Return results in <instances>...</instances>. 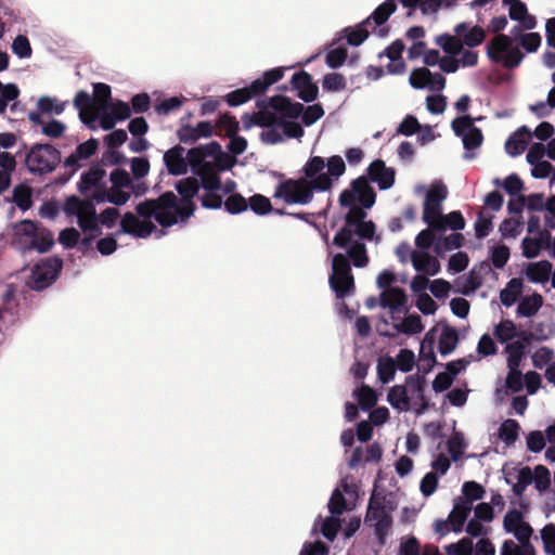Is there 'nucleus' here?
<instances>
[{
  "mask_svg": "<svg viewBox=\"0 0 555 555\" xmlns=\"http://www.w3.org/2000/svg\"><path fill=\"white\" fill-rule=\"evenodd\" d=\"M199 190L196 178H186L177 183L178 195L172 192L163 194L158 199H150L137 206V215H124L121 232L145 238L156 229L154 221L162 227L184 222L194 212L193 197Z\"/></svg>",
  "mask_w": 555,
  "mask_h": 555,
  "instance_id": "f257e3e1",
  "label": "nucleus"
},
{
  "mask_svg": "<svg viewBox=\"0 0 555 555\" xmlns=\"http://www.w3.org/2000/svg\"><path fill=\"white\" fill-rule=\"evenodd\" d=\"M339 202L348 207L345 227L335 235L333 243L345 249L352 264L363 268L369 262L363 240L378 243L380 237L375 233V224L366 221L365 209L375 203V193L365 178L354 180L349 189L341 192Z\"/></svg>",
  "mask_w": 555,
  "mask_h": 555,
  "instance_id": "f03ea898",
  "label": "nucleus"
},
{
  "mask_svg": "<svg viewBox=\"0 0 555 555\" xmlns=\"http://www.w3.org/2000/svg\"><path fill=\"white\" fill-rule=\"evenodd\" d=\"M301 114L305 125L311 126L324 115V111L320 104L310 105L304 111L302 104L275 95L258 103V112L244 115L242 121L245 129L255 125L261 127L259 138L263 143L278 144L287 138L300 139L304 135L302 127L296 121Z\"/></svg>",
  "mask_w": 555,
  "mask_h": 555,
  "instance_id": "7ed1b4c3",
  "label": "nucleus"
},
{
  "mask_svg": "<svg viewBox=\"0 0 555 555\" xmlns=\"http://www.w3.org/2000/svg\"><path fill=\"white\" fill-rule=\"evenodd\" d=\"M408 297L400 288H390L382 292L379 305L388 309L393 333L380 332L386 336H395L398 333L416 335L423 332L424 325L418 314H406Z\"/></svg>",
  "mask_w": 555,
  "mask_h": 555,
  "instance_id": "20e7f679",
  "label": "nucleus"
},
{
  "mask_svg": "<svg viewBox=\"0 0 555 555\" xmlns=\"http://www.w3.org/2000/svg\"><path fill=\"white\" fill-rule=\"evenodd\" d=\"M64 212L68 217H75L83 233L94 236L100 233V224L112 228L115 225L119 211L117 208L108 207L99 216L91 201L81 199L77 196L68 197L64 204Z\"/></svg>",
  "mask_w": 555,
  "mask_h": 555,
  "instance_id": "39448f33",
  "label": "nucleus"
},
{
  "mask_svg": "<svg viewBox=\"0 0 555 555\" xmlns=\"http://www.w3.org/2000/svg\"><path fill=\"white\" fill-rule=\"evenodd\" d=\"M426 382L418 375H410L404 384L395 385L387 395L388 403L399 412L412 411L416 415L425 413L428 400L425 397Z\"/></svg>",
  "mask_w": 555,
  "mask_h": 555,
  "instance_id": "423d86ee",
  "label": "nucleus"
},
{
  "mask_svg": "<svg viewBox=\"0 0 555 555\" xmlns=\"http://www.w3.org/2000/svg\"><path fill=\"white\" fill-rule=\"evenodd\" d=\"M345 171V162L338 155L331 156L326 160L321 156H312L302 167L304 177L314 192L330 191Z\"/></svg>",
  "mask_w": 555,
  "mask_h": 555,
  "instance_id": "0eeeda50",
  "label": "nucleus"
},
{
  "mask_svg": "<svg viewBox=\"0 0 555 555\" xmlns=\"http://www.w3.org/2000/svg\"><path fill=\"white\" fill-rule=\"evenodd\" d=\"M235 163L233 156L222 152L218 144L212 143L208 153H203L201 149V157L194 167V173L201 177L205 190L218 191L220 189L218 172L231 169Z\"/></svg>",
  "mask_w": 555,
  "mask_h": 555,
  "instance_id": "6e6552de",
  "label": "nucleus"
},
{
  "mask_svg": "<svg viewBox=\"0 0 555 555\" xmlns=\"http://www.w3.org/2000/svg\"><path fill=\"white\" fill-rule=\"evenodd\" d=\"M493 336L504 349L507 361L516 364V360H521L529 345V335L521 327L517 326L512 320H501L493 327Z\"/></svg>",
  "mask_w": 555,
  "mask_h": 555,
  "instance_id": "1a4fd4ad",
  "label": "nucleus"
},
{
  "mask_svg": "<svg viewBox=\"0 0 555 555\" xmlns=\"http://www.w3.org/2000/svg\"><path fill=\"white\" fill-rule=\"evenodd\" d=\"M503 528L507 533H512L519 544L516 543L515 553L520 555H535L534 547L530 543L533 529L525 519L521 511L517 508L508 509L503 518Z\"/></svg>",
  "mask_w": 555,
  "mask_h": 555,
  "instance_id": "9d476101",
  "label": "nucleus"
},
{
  "mask_svg": "<svg viewBox=\"0 0 555 555\" xmlns=\"http://www.w3.org/2000/svg\"><path fill=\"white\" fill-rule=\"evenodd\" d=\"M273 197L287 205L305 206L312 202L314 191L305 177L286 179L275 186Z\"/></svg>",
  "mask_w": 555,
  "mask_h": 555,
  "instance_id": "9b49d317",
  "label": "nucleus"
},
{
  "mask_svg": "<svg viewBox=\"0 0 555 555\" xmlns=\"http://www.w3.org/2000/svg\"><path fill=\"white\" fill-rule=\"evenodd\" d=\"M393 506L385 496L373 493L370 499L365 522L374 527L375 533L380 543L391 527V512Z\"/></svg>",
  "mask_w": 555,
  "mask_h": 555,
  "instance_id": "f8f14e48",
  "label": "nucleus"
},
{
  "mask_svg": "<svg viewBox=\"0 0 555 555\" xmlns=\"http://www.w3.org/2000/svg\"><path fill=\"white\" fill-rule=\"evenodd\" d=\"M417 194H425L423 205V221L429 228L439 225L438 220L442 216V203L447 198V188L441 182H435L430 188L418 185L415 188Z\"/></svg>",
  "mask_w": 555,
  "mask_h": 555,
  "instance_id": "ddd939ff",
  "label": "nucleus"
},
{
  "mask_svg": "<svg viewBox=\"0 0 555 555\" xmlns=\"http://www.w3.org/2000/svg\"><path fill=\"white\" fill-rule=\"evenodd\" d=\"M487 53L491 61L507 68L518 66L524 59L513 38L506 35L495 36L488 44Z\"/></svg>",
  "mask_w": 555,
  "mask_h": 555,
  "instance_id": "4468645a",
  "label": "nucleus"
},
{
  "mask_svg": "<svg viewBox=\"0 0 555 555\" xmlns=\"http://www.w3.org/2000/svg\"><path fill=\"white\" fill-rule=\"evenodd\" d=\"M201 157V149H191L188 152L180 145H176L164 153L163 160L168 170V173L172 176L185 175L189 170V166L194 167L198 164Z\"/></svg>",
  "mask_w": 555,
  "mask_h": 555,
  "instance_id": "2eb2a0df",
  "label": "nucleus"
},
{
  "mask_svg": "<svg viewBox=\"0 0 555 555\" xmlns=\"http://www.w3.org/2000/svg\"><path fill=\"white\" fill-rule=\"evenodd\" d=\"M61 160L60 152L50 144H36L26 156L30 172L47 173L55 169Z\"/></svg>",
  "mask_w": 555,
  "mask_h": 555,
  "instance_id": "dca6fc26",
  "label": "nucleus"
},
{
  "mask_svg": "<svg viewBox=\"0 0 555 555\" xmlns=\"http://www.w3.org/2000/svg\"><path fill=\"white\" fill-rule=\"evenodd\" d=\"M475 119L468 115L455 118L451 127L456 137L461 138L465 149L464 158L472 159L474 154L472 151L478 149L483 141L482 132L474 125Z\"/></svg>",
  "mask_w": 555,
  "mask_h": 555,
  "instance_id": "f3484780",
  "label": "nucleus"
},
{
  "mask_svg": "<svg viewBox=\"0 0 555 555\" xmlns=\"http://www.w3.org/2000/svg\"><path fill=\"white\" fill-rule=\"evenodd\" d=\"M330 285L338 298L348 295L354 285L353 276L348 259L344 254H336L332 259V273L330 275Z\"/></svg>",
  "mask_w": 555,
  "mask_h": 555,
  "instance_id": "a211bd4d",
  "label": "nucleus"
},
{
  "mask_svg": "<svg viewBox=\"0 0 555 555\" xmlns=\"http://www.w3.org/2000/svg\"><path fill=\"white\" fill-rule=\"evenodd\" d=\"M62 269V260L56 257L47 258L31 269L27 284L30 288L41 291L56 279Z\"/></svg>",
  "mask_w": 555,
  "mask_h": 555,
  "instance_id": "6ab92c4d",
  "label": "nucleus"
},
{
  "mask_svg": "<svg viewBox=\"0 0 555 555\" xmlns=\"http://www.w3.org/2000/svg\"><path fill=\"white\" fill-rule=\"evenodd\" d=\"M409 82L414 89L430 91H441L446 87V78L440 73H433L426 67L414 69L410 74Z\"/></svg>",
  "mask_w": 555,
  "mask_h": 555,
  "instance_id": "aec40b11",
  "label": "nucleus"
},
{
  "mask_svg": "<svg viewBox=\"0 0 555 555\" xmlns=\"http://www.w3.org/2000/svg\"><path fill=\"white\" fill-rule=\"evenodd\" d=\"M212 133L214 126L209 121H201L196 126L183 125L177 131L180 142L184 144H193L199 139L211 137Z\"/></svg>",
  "mask_w": 555,
  "mask_h": 555,
  "instance_id": "412c9836",
  "label": "nucleus"
},
{
  "mask_svg": "<svg viewBox=\"0 0 555 555\" xmlns=\"http://www.w3.org/2000/svg\"><path fill=\"white\" fill-rule=\"evenodd\" d=\"M131 193L130 191L111 185L106 189H96L91 193V199L99 204L111 203L115 206H122L130 199Z\"/></svg>",
  "mask_w": 555,
  "mask_h": 555,
  "instance_id": "4be33fe9",
  "label": "nucleus"
},
{
  "mask_svg": "<svg viewBox=\"0 0 555 555\" xmlns=\"http://www.w3.org/2000/svg\"><path fill=\"white\" fill-rule=\"evenodd\" d=\"M411 262L418 273L429 276H434L440 271L439 261L426 250H413L411 254Z\"/></svg>",
  "mask_w": 555,
  "mask_h": 555,
  "instance_id": "5701e85b",
  "label": "nucleus"
},
{
  "mask_svg": "<svg viewBox=\"0 0 555 555\" xmlns=\"http://www.w3.org/2000/svg\"><path fill=\"white\" fill-rule=\"evenodd\" d=\"M292 85L297 90L298 96L305 102L313 101L318 95V87L312 82L311 76L306 72L294 74Z\"/></svg>",
  "mask_w": 555,
  "mask_h": 555,
  "instance_id": "b1692460",
  "label": "nucleus"
},
{
  "mask_svg": "<svg viewBox=\"0 0 555 555\" xmlns=\"http://www.w3.org/2000/svg\"><path fill=\"white\" fill-rule=\"evenodd\" d=\"M354 496V489L348 485L346 480H343L340 487L334 490L328 502V509L331 514L341 515L347 509V499Z\"/></svg>",
  "mask_w": 555,
  "mask_h": 555,
  "instance_id": "393cba45",
  "label": "nucleus"
},
{
  "mask_svg": "<svg viewBox=\"0 0 555 555\" xmlns=\"http://www.w3.org/2000/svg\"><path fill=\"white\" fill-rule=\"evenodd\" d=\"M369 175L383 190L391 188L395 182L393 169L386 167L382 160H375L370 165Z\"/></svg>",
  "mask_w": 555,
  "mask_h": 555,
  "instance_id": "a878e982",
  "label": "nucleus"
},
{
  "mask_svg": "<svg viewBox=\"0 0 555 555\" xmlns=\"http://www.w3.org/2000/svg\"><path fill=\"white\" fill-rule=\"evenodd\" d=\"M109 181L112 186L130 191L135 195H142L147 190L144 183L134 184L130 175L122 169H114L109 173Z\"/></svg>",
  "mask_w": 555,
  "mask_h": 555,
  "instance_id": "bb28decb",
  "label": "nucleus"
},
{
  "mask_svg": "<svg viewBox=\"0 0 555 555\" xmlns=\"http://www.w3.org/2000/svg\"><path fill=\"white\" fill-rule=\"evenodd\" d=\"M472 509V502L469 500H455L453 508L448 517L452 531L461 532L463 530L465 521Z\"/></svg>",
  "mask_w": 555,
  "mask_h": 555,
  "instance_id": "cd10ccee",
  "label": "nucleus"
},
{
  "mask_svg": "<svg viewBox=\"0 0 555 555\" xmlns=\"http://www.w3.org/2000/svg\"><path fill=\"white\" fill-rule=\"evenodd\" d=\"M532 133L527 127L515 131L505 143V151L511 156L520 155L531 141Z\"/></svg>",
  "mask_w": 555,
  "mask_h": 555,
  "instance_id": "c85d7f7f",
  "label": "nucleus"
},
{
  "mask_svg": "<svg viewBox=\"0 0 555 555\" xmlns=\"http://www.w3.org/2000/svg\"><path fill=\"white\" fill-rule=\"evenodd\" d=\"M397 2L398 0H386L373 12L375 26H379L388 20V17L396 11ZM399 2L405 8L413 9L421 3V0H399Z\"/></svg>",
  "mask_w": 555,
  "mask_h": 555,
  "instance_id": "c756f323",
  "label": "nucleus"
},
{
  "mask_svg": "<svg viewBox=\"0 0 555 555\" xmlns=\"http://www.w3.org/2000/svg\"><path fill=\"white\" fill-rule=\"evenodd\" d=\"M454 31L456 36L461 38L463 43L470 48L479 46L485 38V31L481 27L469 26L466 23L457 24Z\"/></svg>",
  "mask_w": 555,
  "mask_h": 555,
  "instance_id": "7c9ffc66",
  "label": "nucleus"
},
{
  "mask_svg": "<svg viewBox=\"0 0 555 555\" xmlns=\"http://www.w3.org/2000/svg\"><path fill=\"white\" fill-rule=\"evenodd\" d=\"M104 176L105 171L102 168L91 167L81 176L79 182V191L91 197V193H93L96 189H101L99 184L103 180Z\"/></svg>",
  "mask_w": 555,
  "mask_h": 555,
  "instance_id": "2f4dec72",
  "label": "nucleus"
},
{
  "mask_svg": "<svg viewBox=\"0 0 555 555\" xmlns=\"http://www.w3.org/2000/svg\"><path fill=\"white\" fill-rule=\"evenodd\" d=\"M508 15L511 20L519 23L522 29L531 30L537 26L535 17L529 14L527 5L524 2L508 5Z\"/></svg>",
  "mask_w": 555,
  "mask_h": 555,
  "instance_id": "473e14b6",
  "label": "nucleus"
},
{
  "mask_svg": "<svg viewBox=\"0 0 555 555\" xmlns=\"http://www.w3.org/2000/svg\"><path fill=\"white\" fill-rule=\"evenodd\" d=\"M552 263L547 260L530 262L525 268L526 276L533 283H545L550 280Z\"/></svg>",
  "mask_w": 555,
  "mask_h": 555,
  "instance_id": "72a5a7b5",
  "label": "nucleus"
},
{
  "mask_svg": "<svg viewBox=\"0 0 555 555\" xmlns=\"http://www.w3.org/2000/svg\"><path fill=\"white\" fill-rule=\"evenodd\" d=\"M15 168V157L9 152H3L2 155H0V194L10 188L12 173Z\"/></svg>",
  "mask_w": 555,
  "mask_h": 555,
  "instance_id": "f704fd0d",
  "label": "nucleus"
},
{
  "mask_svg": "<svg viewBox=\"0 0 555 555\" xmlns=\"http://www.w3.org/2000/svg\"><path fill=\"white\" fill-rule=\"evenodd\" d=\"M75 105L78 107L83 122L90 125L96 120L99 112H95V103L92 102L87 92H79L76 95Z\"/></svg>",
  "mask_w": 555,
  "mask_h": 555,
  "instance_id": "c9c22d12",
  "label": "nucleus"
},
{
  "mask_svg": "<svg viewBox=\"0 0 555 555\" xmlns=\"http://www.w3.org/2000/svg\"><path fill=\"white\" fill-rule=\"evenodd\" d=\"M287 69L288 67H276L264 72L261 78L251 82L254 92L263 93L270 86L281 80Z\"/></svg>",
  "mask_w": 555,
  "mask_h": 555,
  "instance_id": "e433bc0d",
  "label": "nucleus"
},
{
  "mask_svg": "<svg viewBox=\"0 0 555 555\" xmlns=\"http://www.w3.org/2000/svg\"><path fill=\"white\" fill-rule=\"evenodd\" d=\"M543 304V298L538 293L524 296L517 307L516 313L521 318H530L537 314Z\"/></svg>",
  "mask_w": 555,
  "mask_h": 555,
  "instance_id": "4c0bfd02",
  "label": "nucleus"
},
{
  "mask_svg": "<svg viewBox=\"0 0 555 555\" xmlns=\"http://www.w3.org/2000/svg\"><path fill=\"white\" fill-rule=\"evenodd\" d=\"M372 23H374L373 14L362 23L358 24L354 28H346L344 33L347 38V42L350 46H360L367 38V27L371 26Z\"/></svg>",
  "mask_w": 555,
  "mask_h": 555,
  "instance_id": "58836bf2",
  "label": "nucleus"
},
{
  "mask_svg": "<svg viewBox=\"0 0 555 555\" xmlns=\"http://www.w3.org/2000/svg\"><path fill=\"white\" fill-rule=\"evenodd\" d=\"M524 283L520 279H512L500 292V300L503 306L512 307L519 298L522 292Z\"/></svg>",
  "mask_w": 555,
  "mask_h": 555,
  "instance_id": "ea45409f",
  "label": "nucleus"
},
{
  "mask_svg": "<svg viewBox=\"0 0 555 555\" xmlns=\"http://www.w3.org/2000/svg\"><path fill=\"white\" fill-rule=\"evenodd\" d=\"M438 223L439 225H434L431 229L436 231H446L447 229L457 231L465 228V220L460 211L442 215Z\"/></svg>",
  "mask_w": 555,
  "mask_h": 555,
  "instance_id": "a19ab883",
  "label": "nucleus"
},
{
  "mask_svg": "<svg viewBox=\"0 0 555 555\" xmlns=\"http://www.w3.org/2000/svg\"><path fill=\"white\" fill-rule=\"evenodd\" d=\"M396 361L390 356L380 357L377 361V374L383 384L390 383L396 375Z\"/></svg>",
  "mask_w": 555,
  "mask_h": 555,
  "instance_id": "79ce46f5",
  "label": "nucleus"
},
{
  "mask_svg": "<svg viewBox=\"0 0 555 555\" xmlns=\"http://www.w3.org/2000/svg\"><path fill=\"white\" fill-rule=\"evenodd\" d=\"M459 343L457 332L454 328L446 327L442 330L438 348L442 356H448L454 351Z\"/></svg>",
  "mask_w": 555,
  "mask_h": 555,
  "instance_id": "37998d69",
  "label": "nucleus"
},
{
  "mask_svg": "<svg viewBox=\"0 0 555 555\" xmlns=\"http://www.w3.org/2000/svg\"><path fill=\"white\" fill-rule=\"evenodd\" d=\"M98 149V142L94 139H90L79 144L76 151L66 158L67 165H75L80 159H87L95 153Z\"/></svg>",
  "mask_w": 555,
  "mask_h": 555,
  "instance_id": "c03bdc74",
  "label": "nucleus"
},
{
  "mask_svg": "<svg viewBox=\"0 0 555 555\" xmlns=\"http://www.w3.org/2000/svg\"><path fill=\"white\" fill-rule=\"evenodd\" d=\"M38 230H39V228L37 227V224L35 222L29 221V220H24V221L20 222L18 224H16L15 234L18 237H21V240L23 241V244L27 248H30V246L33 245V240H34V237H36Z\"/></svg>",
  "mask_w": 555,
  "mask_h": 555,
  "instance_id": "a18cd8bd",
  "label": "nucleus"
},
{
  "mask_svg": "<svg viewBox=\"0 0 555 555\" xmlns=\"http://www.w3.org/2000/svg\"><path fill=\"white\" fill-rule=\"evenodd\" d=\"M521 360H516V364L507 361L508 374L505 379L506 387L513 391L518 392L524 387V378L521 372L518 370Z\"/></svg>",
  "mask_w": 555,
  "mask_h": 555,
  "instance_id": "49530a36",
  "label": "nucleus"
},
{
  "mask_svg": "<svg viewBox=\"0 0 555 555\" xmlns=\"http://www.w3.org/2000/svg\"><path fill=\"white\" fill-rule=\"evenodd\" d=\"M519 424L512 418L505 420L499 428V438L506 444H513L518 438Z\"/></svg>",
  "mask_w": 555,
  "mask_h": 555,
  "instance_id": "de8ad7c7",
  "label": "nucleus"
},
{
  "mask_svg": "<svg viewBox=\"0 0 555 555\" xmlns=\"http://www.w3.org/2000/svg\"><path fill=\"white\" fill-rule=\"evenodd\" d=\"M466 444L460 433H454L446 443V450L453 462H457L464 452Z\"/></svg>",
  "mask_w": 555,
  "mask_h": 555,
  "instance_id": "09e8293b",
  "label": "nucleus"
},
{
  "mask_svg": "<svg viewBox=\"0 0 555 555\" xmlns=\"http://www.w3.org/2000/svg\"><path fill=\"white\" fill-rule=\"evenodd\" d=\"M354 396L362 410L367 411L373 408L377 402V395L374 389L363 385L359 389L354 390Z\"/></svg>",
  "mask_w": 555,
  "mask_h": 555,
  "instance_id": "8fccbe9b",
  "label": "nucleus"
},
{
  "mask_svg": "<svg viewBox=\"0 0 555 555\" xmlns=\"http://www.w3.org/2000/svg\"><path fill=\"white\" fill-rule=\"evenodd\" d=\"M463 236L459 233L450 234L446 237H440L435 242V251L438 255L444 254L449 250L459 248L462 245Z\"/></svg>",
  "mask_w": 555,
  "mask_h": 555,
  "instance_id": "3c124183",
  "label": "nucleus"
},
{
  "mask_svg": "<svg viewBox=\"0 0 555 555\" xmlns=\"http://www.w3.org/2000/svg\"><path fill=\"white\" fill-rule=\"evenodd\" d=\"M519 27H514L512 29V36L517 38L519 36L520 44L528 52H534L541 44V36L538 33H528L524 35H519Z\"/></svg>",
  "mask_w": 555,
  "mask_h": 555,
  "instance_id": "603ef678",
  "label": "nucleus"
},
{
  "mask_svg": "<svg viewBox=\"0 0 555 555\" xmlns=\"http://www.w3.org/2000/svg\"><path fill=\"white\" fill-rule=\"evenodd\" d=\"M20 95V89L15 83L3 85L0 81V114L7 111L10 102L15 101Z\"/></svg>",
  "mask_w": 555,
  "mask_h": 555,
  "instance_id": "864d4df0",
  "label": "nucleus"
},
{
  "mask_svg": "<svg viewBox=\"0 0 555 555\" xmlns=\"http://www.w3.org/2000/svg\"><path fill=\"white\" fill-rule=\"evenodd\" d=\"M11 50L18 59H29L33 54L29 39L25 35H17L13 39Z\"/></svg>",
  "mask_w": 555,
  "mask_h": 555,
  "instance_id": "5fc2aeb1",
  "label": "nucleus"
},
{
  "mask_svg": "<svg viewBox=\"0 0 555 555\" xmlns=\"http://www.w3.org/2000/svg\"><path fill=\"white\" fill-rule=\"evenodd\" d=\"M53 242V234L48 230L39 228L29 249H36L39 253H46L52 247Z\"/></svg>",
  "mask_w": 555,
  "mask_h": 555,
  "instance_id": "6e6d98bb",
  "label": "nucleus"
},
{
  "mask_svg": "<svg viewBox=\"0 0 555 555\" xmlns=\"http://www.w3.org/2000/svg\"><path fill=\"white\" fill-rule=\"evenodd\" d=\"M397 370L409 373L414 369L415 365V354L410 349H401L397 357L395 358Z\"/></svg>",
  "mask_w": 555,
  "mask_h": 555,
  "instance_id": "4d7b16f0",
  "label": "nucleus"
},
{
  "mask_svg": "<svg viewBox=\"0 0 555 555\" xmlns=\"http://www.w3.org/2000/svg\"><path fill=\"white\" fill-rule=\"evenodd\" d=\"M13 202L22 209L27 210L31 206V190L26 185H17L13 190Z\"/></svg>",
  "mask_w": 555,
  "mask_h": 555,
  "instance_id": "13d9d810",
  "label": "nucleus"
},
{
  "mask_svg": "<svg viewBox=\"0 0 555 555\" xmlns=\"http://www.w3.org/2000/svg\"><path fill=\"white\" fill-rule=\"evenodd\" d=\"M437 42L447 54L451 55H457V53L463 49L464 44L460 37L456 38L449 35L440 36L437 39Z\"/></svg>",
  "mask_w": 555,
  "mask_h": 555,
  "instance_id": "bf43d9fd",
  "label": "nucleus"
},
{
  "mask_svg": "<svg viewBox=\"0 0 555 555\" xmlns=\"http://www.w3.org/2000/svg\"><path fill=\"white\" fill-rule=\"evenodd\" d=\"M258 93L254 92L251 85L247 88L237 89L235 91L230 92L227 95V102L230 106H238L245 102H247L253 95H257Z\"/></svg>",
  "mask_w": 555,
  "mask_h": 555,
  "instance_id": "052dcab7",
  "label": "nucleus"
},
{
  "mask_svg": "<svg viewBox=\"0 0 555 555\" xmlns=\"http://www.w3.org/2000/svg\"><path fill=\"white\" fill-rule=\"evenodd\" d=\"M490 258L494 268L502 269L509 259V248L505 245H495L490 249Z\"/></svg>",
  "mask_w": 555,
  "mask_h": 555,
  "instance_id": "680f3d73",
  "label": "nucleus"
},
{
  "mask_svg": "<svg viewBox=\"0 0 555 555\" xmlns=\"http://www.w3.org/2000/svg\"><path fill=\"white\" fill-rule=\"evenodd\" d=\"M37 106L42 114L60 115L64 111V104L55 99L43 96L38 100Z\"/></svg>",
  "mask_w": 555,
  "mask_h": 555,
  "instance_id": "e2e57ef3",
  "label": "nucleus"
},
{
  "mask_svg": "<svg viewBox=\"0 0 555 555\" xmlns=\"http://www.w3.org/2000/svg\"><path fill=\"white\" fill-rule=\"evenodd\" d=\"M542 236L537 237H525L521 243L522 247V255L526 258H535L540 255V251L542 249Z\"/></svg>",
  "mask_w": 555,
  "mask_h": 555,
  "instance_id": "0e129e2a",
  "label": "nucleus"
},
{
  "mask_svg": "<svg viewBox=\"0 0 555 555\" xmlns=\"http://www.w3.org/2000/svg\"><path fill=\"white\" fill-rule=\"evenodd\" d=\"M347 57V50L344 47H331L328 50L325 61L328 67L337 68L340 67Z\"/></svg>",
  "mask_w": 555,
  "mask_h": 555,
  "instance_id": "69168bd1",
  "label": "nucleus"
},
{
  "mask_svg": "<svg viewBox=\"0 0 555 555\" xmlns=\"http://www.w3.org/2000/svg\"><path fill=\"white\" fill-rule=\"evenodd\" d=\"M448 555H472L473 542L468 538H463L457 543H451L446 546Z\"/></svg>",
  "mask_w": 555,
  "mask_h": 555,
  "instance_id": "338daca9",
  "label": "nucleus"
},
{
  "mask_svg": "<svg viewBox=\"0 0 555 555\" xmlns=\"http://www.w3.org/2000/svg\"><path fill=\"white\" fill-rule=\"evenodd\" d=\"M541 539L547 554L555 555V525H546L541 530Z\"/></svg>",
  "mask_w": 555,
  "mask_h": 555,
  "instance_id": "774afa93",
  "label": "nucleus"
}]
</instances>
